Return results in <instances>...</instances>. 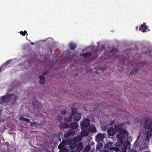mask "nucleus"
Returning <instances> with one entry per match:
<instances>
[{"label": "nucleus", "mask_w": 152, "mask_h": 152, "mask_svg": "<svg viewBox=\"0 0 152 152\" xmlns=\"http://www.w3.org/2000/svg\"><path fill=\"white\" fill-rule=\"evenodd\" d=\"M58 120L59 121H61L62 120V117L60 115H58L57 117Z\"/></svg>", "instance_id": "f704fd0d"}, {"label": "nucleus", "mask_w": 152, "mask_h": 152, "mask_svg": "<svg viewBox=\"0 0 152 152\" xmlns=\"http://www.w3.org/2000/svg\"><path fill=\"white\" fill-rule=\"evenodd\" d=\"M108 151L105 149V150H102L100 152H108Z\"/></svg>", "instance_id": "37998d69"}, {"label": "nucleus", "mask_w": 152, "mask_h": 152, "mask_svg": "<svg viewBox=\"0 0 152 152\" xmlns=\"http://www.w3.org/2000/svg\"><path fill=\"white\" fill-rule=\"evenodd\" d=\"M97 58V56H96L92 58V59L94 60V59H96Z\"/></svg>", "instance_id": "c03bdc74"}, {"label": "nucleus", "mask_w": 152, "mask_h": 152, "mask_svg": "<svg viewBox=\"0 0 152 152\" xmlns=\"http://www.w3.org/2000/svg\"><path fill=\"white\" fill-rule=\"evenodd\" d=\"M69 46L71 50H74L77 47L76 45L73 43H71L69 44Z\"/></svg>", "instance_id": "412c9836"}, {"label": "nucleus", "mask_w": 152, "mask_h": 152, "mask_svg": "<svg viewBox=\"0 0 152 152\" xmlns=\"http://www.w3.org/2000/svg\"><path fill=\"white\" fill-rule=\"evenodd\" d=\"M14 94H9L7 95V96L9 98H10L12 96H14Z\"/></svg>", "instance_id": "58836bf2"}, {"label": "nucleus", "mask_w": 152, "mask_h": 152, "mask_svg": "<svg viewBox=\"0 0 152 152\" xmlns=\"http://www.w3.org/2000/svg\"><path fill=\"white\" fill-rule=\"evenodd\" d=\"M66 113V111L65 110H63L61 111V114L63 115H65Z\"/></svg>", "instance_id": "72a5a7b5"}, {"label": "nucleus", "mask_w": 152, "mask_h": 152, "mask_svg": "<svg viewBox=\"0 0 152 152\" xmlns=\"http://www.w3.org/2000/svg\"><path fill=\"white\" fill-rule=\"evenodd\" d=\"M66 144V142L64 140H63L58 146V149L60 150L63 149L64 148L65 145Z\"/></svg>", "instance_id": "4468645a"}, {"label": "nucleus", "mask_w": 152, "mask_h": 152, "mask_svg": "<svg viewBox=\"0 0 152 152\" xmlns=\"http://www.w3.org/2000/svg\"><path fill=\"white\" fill-rule=\"evenodd\" d=\"M114 144L113 142H110L105 145L104 148L106 150H112Z\"/></svg>", "instance_id": "0eeeda50"}, {"label": "nucleus", "mask_w": 152, "mask_h": 152, "mask_svg": "<svg viewBox=\"0 0 152 152\" xmlns=\"http://www.w3.org/2000/svg\"><path fill=\"white\" fill-rule=\"evenodd\" d=\"M63 128H68L70 126L68 124L66 123H64L61 124Z\"/></svg>", "instance_id": "bb28decb"}, {"label": "nucleus", "mask_w": 152, "mask_h": 152, "mask_svg": "<svg viewBox=\"0 0 152 152\" xmlns=\"http://www.w3.org/2000/svg\"><path fill=\"white\" fill-rule=\"evenodd\" d=\"M115 145L118 147L120 148V150L122 152H126L127 148H129L131 146L130 142L129 141L121 142L118 141L117 142Z\"/></svg>", "instance_id": "f03ea898"}, {"label": "nucleus", "mask_w": 152, "mask_h": 152, "mask_svg": "<svg viewBox=\"0 0 152 152\" xmlns=\"http://www.w3.org/2000/svg\"><path fill=\"white\" fill-rule=\"evenodd\" d=\"M89 129V131L91 132L95 133L97 132L96 128L94 125H93L91 127H89V129Z\"/></svg>", "instance_id": "aec40b11"}, {"label": "nucleus", "mask_w": 152, "mask_h": 152, "mask_svg": "<svg viewBox=\"0 0 152 152\" xmlns=\"http://www.w3.org/2000/svg\"><path fill=\"white\" fill-rule=\"evenodd\" d=\"M40 79L39 83L41 84H44L45 83V77L43 75H41L39 76Z\"/></svg>", "instance_id": "2eb2a0df"}, {"label": "nucleus", "mask_w": 152, "mask_h": 152, "mask_svg": "<svg viewBox=\"0 0 152 152\" xmlns=\"http://www.w3.org/2000/svg\"><path fill=\"white\" fill-rule=\"evenodd\" d=\"M103 144L101 142H97V146L96 147V150L97 151H100L103 148Z\"/></svg>", "instance_id": "dca6fc26"}, {"label": "nucleus", "mask_w": 152, "mask_h": 152, "mask_svg": "<svg viewBox=\"0 0 152 152\" xmlns=\"http://www.w3.org/2000/svg\"><path fill=\"white\" fill-rule=\"evenodd\" d=\"M77 146V144L75 142H70L69 143V148L71 150L74 149Z\"/></svg>", "instance_id": "6ab92c4d"}, {"label": "nucleus", "mask_w": 152, "mask_h": 152, "mask_svg": "<svg viewBox=\"0 0 152 152\" xmlns=\"http://www.w3.org/2000/svg\"><path fill=\"white\" fill-rule=\"evenodd\" d=\"M48 71H46L43 73V74L42 75H43V76L46 75L48 73Z\"/></svg>", "instance_id": "e433bc0d"}, {"label": "nucleus", "mask_w": 152, "mask_h": 152, "mask_svg": "<svg viewBox=\"0 0 152 152\" xmlns=\"http://www.w3.org/2000/svg\"><path fill=\"white\" fill-rule=\"evenodd\" d=\"M90 124V121L88 118H84L82 121V122L81 123L80 126H81V129L83 131L82 133L83 132H87L88 130V127L89 126ZM84 135H87L88 133H86V134H84Z\"/></svg>", "instance_id": "7ed1b4c3"}, {"label": "nucleus", "mask_w": 152, "mask_h": 152, "mask_svg": "<svg viewBox=\"0 0 152 152\" xmlns=\"http://www.w3.org/2000/svg\"><path fill=\"white\" fill-rule=\"evenodd\" d=\"M57 139H58V140L60 141H61V138L60 137V136L58 135H57Z\"/></svg>", "instance_id": "a19ab883"}, {"label": "nucleus", "mask_w": 152, "mask_h": 152, "mask_svg": "<svg viewBox=\"0 0 152 152\" xmlns=\"http://www.w3.org/2000/svg\"><path fill=\"white\" fill-rule=\"evenodd\" d=\"M114 122H115L114 121H113V122H112L110 124L112 125V124H113L114 123Z\"/></svg>", "instance_id": "a18cd8bd"}, {"label": "nucleus", "mask_w": 152, "mask_h": 152, "mask_svg": "<svg viewBox=\"0 0 152 152\" xmlns=\"http://www.w3.org/2000/svg\"><path fill=\"white\" fill-rule=\"evenodd\" d=\"M118 51V49L113 48L110 51L111 54L113 55L115 53Z\"/></svg>", "instance_id": "c85d7f7f"}, {"label": "nucleus", "mask_w": 152, "mask_h": 152, "mask_svg": "<svg viewBox=\"0 0 152 152\" xmlns=\"http://www.w3.org/2000/svg\"><path fill=\"white\" fill-rule=\"evenodd\" d=\"M132 71L131 72V73H132Z\"/></svg>", "instance_id": "de8ad7c7"}, {"label": "nucleus", "mask_w": 152, "mask_h": 152, "mask_svg": "<svg viewBox=\"0 0 152 152\" xmlns=\"http://www.w3.org/2000/svg\"><path fill=\"white\" fill-rule=\"evenodd\" d=\"M91 146L89 145H87L83 150V152H88L90 149Z\"/></svg>", "instance_id": "b1692460"}, {"label": "nucleus", "mask_w": 152, "mask_h": 152, "mask_svg": "<svg viewBox=\"0 0 152 152\" xmlns=\"http://www.w3.org/2000/svg\"><path fill=\"white\" fill-rule=\"evenodd\" d=\"M117 137L118 139L117 142L119 141L121 142H123V139L125 138L120 133L117 135Z\"/></svg>", "instance_id": "a211bd4d"}, {"label": "nucleus", "mask_w": 152, "mask_h": 152, "mask_svg": "<svg viewBox=\"0 0 152 152\" xmlns=\"http://www.w3.org/2000/svg\"><path fill=\"white\" fill-rule=\"evenodd\" d=\"M37 103V102H35V101H33L32 102V104L33 105L34 107H36V103Z\"/></svg>", "instance_id": "4c0bfd02"}, {"label": "nucleus", "mask_w": 152, "mask_h": 152, "mask_svg": "<svg viewBox=\"0 0 152 152\" xmlns=\"http://www.w3.org/2000/svg\"><path fill=\"white\" fill-rule=\"evenodd\" d=\"M129 152H137L136 150L135 149H131Z\"/></svg>", "instance_id": "ea45409f"}, {"label": "nucleus", "mask_w": 152, "mask_h": 152, "mask_svg": "<svg viewBox=\"0 0 152 152\" xmlns=\"http://www.w3.org/2000/svg\"><path fill=\"white\" fill-rule=\"evenodd\" d=\"M119 132L125 138L126 136H127L129 134L128 132L125 129H122L121 131Z\"/></svg>", "instance_id": "ddd939ff"}, {"label": "nucleus", "mask_w": 152, "mask_h": 152, "mask_svg": "<svg viewBox=\"0 0 152 152\" xmlns=\"http://www.w3.org/2000/svg\"><path fill=\"white\" fill-rule=\"evenodd\" d=\"M122 125L120 124H115L114 125V129L115 132H119L122 129Z\"/></svg>", "instance_id": "6e6552de"}, {"label": "nucleus", "mask_w": 152, "mask_h": 152, "mask_svg": "<svg viewBox=\"0 0 152 152\" xmlns=\"http://www.w3.org/2000/svg\"><path fill=\"white\" fill-rule=\"evenodd\" d=\"M77 151L79 152L82 151L83 148V142H79L77 146Z\"/></svg>", "instance_id": "9b49d317"}, {"label": "nucleus", "mask_w": 152, "mask_h": 152, "mask_svg": "<svg viewBox=\"0 0 152 152\" xmlns=\"http://www.w3.org/2000/svg\"><path fill=\"white\" fill-rule=\"evenodd\" d=\"M10 63V61H8L6 62L5 64H4L3 65H2L1 67L0 68V72L2 70V66H6V65ZM4 69H3V70H4Z\"/></svg>", "instance_id": "cd10ccee"}, {"label": "nucleus", "mask_w": 152, "mask_h": 152, "mask_svg": "<svg viewBox=\"0 0 152 152\" xmlns=\"http://www.w3.org/2000/svg\"><path fill=\"white\" fill-rule=\"evenodd\" d=\"M7 96L6 95H5L4 96H2L1 98L2 101H4L6 98Z\"/></svg>", "instance_id": "c9c22d12"}, {"label": "nucleus", "mask_w": 152, "mask_h": 152, "mask_svg": "<svg viewBox=\"0 0 152 152\" xmlns=\"http://www.w3.org/2000/svg\"><path fill=\"white\" fill-rule=\"evenodd\" d=\"M30 124L31 126H33L36 128H37L38 126V123L35 122H30Z\"/></svg>", "instance_id": "a878e982"}, {"label": "nucleus", "mask_w": 152, "mask_h": 152, "mask_svg": "<svg viewBox=\"0 0 152 152\" xmlns=\"http://www.w3.org/2000/svg\"><path fill=\"white\" fill-rule=\"evenodd\" d=\"M112 150H114L116 151H117L119 150H120V148L118 147H113L112 149Z\"/></svg>", "instance_id": "7c9ffc66"}, {"label": "nucleus", "mask_w": 152, "mask_h": 152, "mask_svg": "<svg viewBox=\"0 0 152 152\" xmlns=\"http://www.w3.org/2000/svg\"><path fill=\"white\" fill-rule=\"evenodd\" d=\"M111 53L110 51L106 53L105 55L104 58L105 59H107L109 58L111 56Z\"/></svg>", "instance_id": "393cba45"}, {"label": "nucleus", "mask_w": 152, "mask_h": 152, "mask_svg": "<svg viewBox=\"0 0 152 152\" xmlns=\"http://www.w3.org/2000/svg\"><path fill=\"white\" fill-rule=\"evenodd\" d=\"M116 132L113 127H110V128L107 129V134L109 136H113L115 134Z\"/></svg>", "instance_id": "1a4fd4ad"}, {"label": "nucleus", "mask_w": 152, "mask_h": 152, "mask_svg": "<svg viewBox=\"0 0 152 152\" xmlns=\"http://www.w3.org/2000/svg\"><path fill=\"white\" fill-rule=\"evenodd\" d=\"M20 34L22 35L23 36H25L26 34H27V35H28V34H27V31L25 30L24 31H20Z\"/></svg>", "instance_id": "c756f323"}, {"label": "nucleus", "mask_w": 152, "mask_h": 152, "mask_svg": "<svg viewBox=\"0 0 152 152\" xmlns=\"http://www.w3.org/2000/svg\"><path fill=\"white\" fill-rule=\"evenodd\" d=\"M76 111L77 110L75 109V111L74 113V115L72 117L75 121L78 122L80 120L81 118V114L77 112Z\"/></svg>", "instance_id": "39448f33"}, {"label": "nucleus", "mask_w": 152, "mask_h": 152, "mask_svg": "<svg viewBox=\"0 0 152 152\" xmlns=\"http://www.w3.org/2000/svg\"><path fill=\"white\" fill-rule=\"evenodd\" d=\"M68 152H77L76 151H69Z\"/></svg>", "instance_id": "49530a36"}, {"label": "nucleus", "mask_w": 152, "mask_h": 152, "mask_svg": "<svg viewBox=\"0 0 152 152\" xmlns=\"http://www.w3.org/2000/svg\"><path fill=\"white\" fill-rule=\"evenodd\" d=\"M105 137L104 133H97L95 136V140L97 142H103V140Z\"/></svg>", "instance_id": "20e7f679"}, {"label": "nucleus", "mask_w": 152, "mask_h": 152, "mask_svg": "<svg viewBox=\"0 0 152 152\" xmlns=\"http://www.w3.org/2000/svg\"><path fill=\"white\" fill-rule=\"evenodd\" d=\"M19 120L20 121H25L26 122H30V120L28 118H24L23 116H21L20 117Z\"/></svg>", "instance_id": "5701e85b"}, {"label": "nucleus", "mask_w": 152, "mask_h": 152, "mask_svg": "<svg viewBox=\"0 0 152 152\" xmlns=\"http://www.w3.org/2000/svg\"><path fill=\"white\" fill-rule=\"evenodd\" d=\"M80 55H82L84 57H89L91 56L92 54L90 52H86L85 53H83L82 55L80 54Z\"/></svg>", "instance_id": "4be33fe9"}, {"label": "nucleus", "mask_w": 152, "mask_h": 152, "mask_svg": "<svg viewBox=\"0 0 152 152\" xmlns=\"http://www.w3.org/2000/svg\"><path fill=\"white\" fill-rule=\"evenodd\" d=\"M72 113L71 115L69 116L68 118H66L64 119V121L67 122H70L72 121V118L73 116L74 115V113L75 111V109L72 108H71Z\"/></svg>", "instance_id": "423d86ee"}, {"label": "nucleus", "mask_w": 152, "mask_h": 152, "mask_svg": "<svg viewBox=\"0 0 152 152\" xmlns=\"http://www.w3.org/2000/svg\"><path fill=\"white\" fill-rule=\"evenodd\" d=\"M139 69V68L137 66H135L133 69V70H134L135 72H137Z\"/></svg>", "instance_id": "473e14b6"}, {"label": "nucleus", "mask_w": 152, "mask_h": 152, "mask_svg": "<svg viewBox=\"0 0 152 152\" xmlns=\"http://www.w3.org/2000/svg\"><path fill=\"white\" fill-rule=\"evenodd\" d=\"M78 126V124L76 122L71 123L70 124V127L72 129H76Z\"/></svg>", "instance_id": "f8f14e48"}, {"label": "nucleus", "mask_w": 152, "mask_h": 152, "mask_svg": "<svg viewBox=\"0 0 152 152\" xmlns=\"http://www.w3.org/2000/svg\"><path fill=\"white\" fill-rule=\"evenodd\" d=\"M74 133V132H72L71 134H70V132L67 133H66L64 134V136L65 137H68L69 136L71 135V134H73Z\"/></svg>", "instance_id": "2f4dec72"}, {"label": "nucleus", "mask_w": 152, "mask_h": 152, "mask_svg": "<svg viewBox=\"0 0 152 152\" xmlns=\"http://www.w3.org/2000/svg\"><path fill=\"white\" fill-rule=\"evenodd\" d=\"M143 127L145 129L148 130L147 133L146 140V141H149L151 135L152 120L149 118H146L144 123Z\"/></svg>", "instance_id": "f257e3e1"}, {"label": "nucleus", "mask_w": 152, "mask_h": 152, "mask_svg": "<svg viewBox=\"0 0 152 152\" xmlns=\"http://www.w3.org/2000/svg\"><path fill=\"white\" fill-rule=\"evenodd\" d=\"M148 28V27L146 25V23H145L143 24H142L139 27V30L142 31L143 32L146 31V30Z\"/></svg>", "instance_id": "9d476101"}, {"label": "nucleus", "mask_w": 152, "mask_h": 152, "mask_svg": "<svg viewBox=\"0 0 152 152\" xmlns=\"http://www.w3.org/2000/svg\"><path fill=\"white\" fill-rule=\"evenodd\" d=\"M82 138L80 136H77L73 139L72 141L74 142H78L79 141H80L82 140Z\"/></svg>", "instance_id": "f3484780"}, {"label": "nucleus", "mask_w": 152, "mask_h": 152, "mask_svg": "<svg viewBox=\"0 0 152 152\" xmlns=\"http://www.w3.org/2000/svg\"><path fill=\"white\" fill-rule=\"evenodd\" d=\"M105 47L104 46H103L101 48V51L104 50H105Z\"/></svg>", "instance_id": "79ce46f5"}]
</instances>
